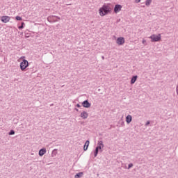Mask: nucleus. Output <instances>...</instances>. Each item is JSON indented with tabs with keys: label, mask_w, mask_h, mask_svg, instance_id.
Masks as SVG:
<instances>
[{
	"label": "nucleus",
	"mask_w": 178,
	"mask_h": 178,
	"mask_svg": "<svg viewBox=\"0 0 178 178\" xmlns=\"http://www.w3.org/2000/svg\"><path fill=\"white\" fill-rule=\"evenodd\" d=\"M113 9V6L111 3L104 4L102 7L99 8L98 10L99 15L101 17H104L111 14Z\"/></svg>",
	"instance_id": "f257e3e1"
},
{
	"label": "nucleus",
	"mask_w": 178,
	"mask_h": 178,
	"mask_svg": "<svg viewBox=\"0 0 178 178\" xmlns=\"http://www.w3.org/2000/svg\"><path fill=\"white\" fill-rule=\"evenodd\" d=\"M151 39L152 42H156L161 41V34L156 35L153 34L152 36L149 37Z\"/></svg>",
	"instance_id": "f03ea898"
},
{
	"label": "nucleus",
	"mask_w": 178,
	"mask_h": 178,
	"mask_svg": "<svg viewBox=\"0 0 178 178\" xmlns=\"http://www.w3.org/2000/svg\"><path fill=\"white\" fill-rule=\"evenodd\" d=\"M29 67V61L27 60H22V62L20 63V69L22 71H24L26 68Z\"/></svg>",
	"instance_id": "7ed1b4c3"
},
{
	"label": "nucleus",
	"mask_w": 178,
	"mask_h": 178,
	"mask_svg": "<svg viewBox=\"0 0 178 178\" xmlns=\"http://www.w3.org/2000/svg\"><path fill=\"white\" fill-rule=\"evenodd\" d=\"M125 43V39L124 37H119L116 40V44L118 45H124Z\"/></svg>",
	"instance_id": "20e7f679"
},
{
	"label": "nucleus",
	"mask_w": 178,
	"mask_h": 178,
	"mask_svg": "<svg viewBox=\"0 0 178 178\" xmlns=\"http://www.w3.org/2000/svg\"><path fill=\"white\" fill-rule=\"evenodd\" d=\"M1 21L3 22V23H8L10 21V17L9 16H2L1 17Z\"/></svg>",
	"instance_id": "39448f33"
},
{
	"label": "nucleus",
	"mask_w": 178,
	"mask_h": 178,
	"mask_svg": "<svg viewBox=\"0 0 178 178\" xmlns=\"http://www.w3.org/2000/svg\"><path fill=\"white\" fill-rule=\"evenodd\" d=\"M122 9V6L117 4L114 7V13H118Z\"/></svg>",
	"instance_id": "423d86ee"
},
{
	"label": "nucleus",
	"mask_w": 178,
	"mask_h": 178,
	"mask_svg": "<svg viewBox=\"0 0 178 178\" xmlns=\"http://www.w3.org/2000/svg\"><path fill=\"white\" fill-rule=\"evenodd\" d=\"M97 145L98 146L96 147L97 149L102 150V149L104 147V143L102 140L98 141Z\"/></svg>",
	"instance_id": "0eeeda50"
},
{
	"label": "nucleus",
	"mask_w": 178,
	"mask_h": 178,
	"mask_svg": "<svg viewBox=\"0 0 178 178\" xmlns=\"http://www.w3.org/2000/svg\"><path fill=\"white\" fill-rule=\"evenodd\" d=\"M82 105L85 108H89L91 107V104L88 102V100H85L83 103Z\"/></svg>",
	"instance_id": "6e6552de"
},
{
	"label": "nucleus",
	"mask_w": 178,
	"mask_h": 178,
	"mask_svg": "<svg viewBox=\"0 0 178 178\" xmlns=\"http://www.w3.org/2000/svg\"><path fill=\"white\" fill-rule=\"evenodd\" d=\"M88 117V113L86 111H83L81 114V118L82 119H87Z\"/></svg>",
	"instance_id": "1a4fd4ad"
},
{
	"label": "nucleus",
	"mask_w": 178,
	"mask_h": 178,
	"mask_svg": "<svg viewBox=\"0 0 178 178\" xmlns=\"http://www.w3.org/2000/svg\"><path fill=\"white\" fill-rule=\"evenodd\" d=\"M132 121V116L131 115H127L126 117V122L128 124H129Z\"/></svg>",
	"instance_id": "9d476101"
},
{
	"label": "nucleus",
	"mask_w": 178,
	"mask_h": 178,
	"mask_svg": "<svg viewBox=\"0 0 178 178\" xmlns=\"http://www.w3.org/2000/svg\"><path fill=\"white\" fill-rule=\"evenodd\" d=\"M45 153H47V149H40L39 151L40 156H42Z\"/></svg>",
	"instance_id": "9b49d317"
},
{
	"label": "nucleus",
	"mask_w": 178,
	"mask_h": 178,
	"mask_svg": "<svg viewBox=\"0 0 178 178\" xmlns=\"http://www.w3.org/2000/svg\"><path fill=\"white\" fill-rule=\"evenodd\" d=\"M90 142L89 140H86L83 147V150L87 151L88 147H89Z\"/></svg>",
	"instance_id": "f8f14e48"
},
{
	"label": "nucleus",
	"mask_w": 178,
	"mask_h": 178,
	"mask_svg": "<svg viewBox=\"0 0 178 178\" xmlns=\"http://www.w3.org/2000/svg\"><path fill=\"white\" fill-rule=\"evenodd\" d=\"M137 79H138V76L137 75L134 76L132 79H131V84H134L136 82Z\"/></svg>",
	"instance_id": "ddd939ff"
},
{
	"label": "nucleus",
	"mask_w": 178,
	"mask_h": 178,
	"mask_svg": "<svg viewBox=\"0 0 178 178\" xmlns=\"http://www.w3.org/2000/svg\"><path fill=\"white\" fill-rule=\"evenodd\" d=\"M151 3H152V0H147L145 1V5L149 6V5H151Z\"/></svg>",
	"instance_id": "4468645a"
},
{
	"label": "nucleus",
	"mask_w": 178,
	"mask_h": 178,
	"mask_svg": "<svg viewBox=\"0 0 178 178\" xmlns=\"http://www.w3.org/2000/svg\"><path fill=\"white\" fill-rule=\"evenodd\" d=\"M83 172H79L76 175L75 178H79L82 176Z\"/></svg>",
	"instance_id": "2eb2a0df"
},
{
	"label": "nucleus",
	"mask_w": 178,
	"mask_h": 178,
	"mask_svg": "<svg viewBox=\"0 0 178 178\" xmlns=\"http://www.w3.org/2000/svg\"><path fill=\"white\" fill-rule=\"evenodd\" d=\"M98 152H99V149H98V148H96L95 154H94L95 157L97 156Z\"/></svg>",
	"instance_id": "dca6fc26"
},
{
	"label": "nucleus",
	"mask_w": 178,
	"mask_h": 178,
	"mask_svg": "<svg viewBox=\"0 0 178 178\" xmlns=\"http://www.w3.org/2000/svg\"><path fill=\"white\" fill-rule=\"evenodd\" d=\"M24 22H22V23H21V26H19L18 27V29H22L24 28Z\"/></svg>",
	"instance_id": "f3484780"
},
{
	"label": "nucleus",
	"mask_w": 178,
	"mask_h": 178,
	"mask_svg": "<svg viewBox=\"0 0 178 178\" xmlns=\"http://www.w3.org/2000/svg\"><path fill=\"white\" fill-rule=\"evenodd\" d=\"M15 131L11 130V131L9 132V136L15 135Z\"/></svg>",
	"instance_id": "a211bd4d"
},
{
	"label": "nucleus",
	"mask_w": 178,
	"mask_h": 178,
	"mask_svg": "<svg viewBox=\"0 0 178 178\" xmlns=\"http://www.w3.org/2000/svg\"><path fill=\"white\" fill-rule=\"evenodd\" d=\"M15 19H17V21H22V18L19 16H17V17H15Z\"/></svg>",
	"instance_id": "6ab92c4d"
},
{
	"label": "nucleus",
	"mask_w": 178,
	"mask_h": 178,
	"mask_svg": "<svg viewBox=\"0 0 178 178\" xmlns=\"http://www.w3.org/2000/svg\"><path fill=\"white\" fill-rule=\"evenodd\" d=\"M145 43H146V40H143L142 44H145Z\"/></svg>",
	"instance_id": "aec40b11"
},
{
	"label": "nucleus",
	"mask_w": 178,
	"mask_h": 178,
	"mask_svg": "<svg viewBox=\"0 0 178 178\" xmlns=\"http://www.w3.org/2000/svg\"><path fill=\"white\" fill-rule=\"evenodd\" d=\"M133 167V164L132 163H130L129 165V169H130L131 168H132Z\"/></svg>",
	"instance_id": "412c9836"
},
{
	"label": "nucleus",
	"mask_w": 178,
	"mask_h": 178,
	"mask_svg": "<svg viewBox=\"0 0 178 178\" xmlns=\"http://www.w3.org/2000/svg\"><path fill=\"white\" fill-rule=\"evenodd\" d=\"M140 0H136V3H140Z\"/></svg>",
	"instance_id": "4be33fe9"
},
{
	"label": "nucleus",
	"mask_w": 178,
	"mask_h": 178,
	"mask_svg": "<svg viewBox=\"0 0 178 178\" xmlns=\"http://www.w3.org/2000/svg\"><path fill=\"white\" fill-rule=\"evenodd\" d=\"M76 107L80 108L81 107L80 104H77Z\"/></svg>",
	"instance_id": "5701e85b"
},
{
	"label": "nucleus",
	"mask_w": 178,
	"mask_h": 178,
	"mask_svg": "<svg viewBox=\"0 0 178 178\" xmlns=\"http://www.w3.org/2000/svg\"><path fill=\"white\" fill-rule=\"evenodd\" d=\"M150 124V122H149V121H148V122H147L146 125H148V124Z\"/></svg>",
	"instance_id": "b1692460"
},
{
	"label": "nucleus",
	"mask_w": 178,
	"mask_h": 178,
	"mask_svg": "<svg viewBox=\"0 0 178 178\" xmlns=\"http://www.w3.org/2000/svg\"><path fill=\"white\" fill-rule=\"evenodd\" d=\"M24 58H25L24 56H22V57L20 58V59H24Z\"/></svg>",
	"instance_id": "393cba45"
}]
</instances>
